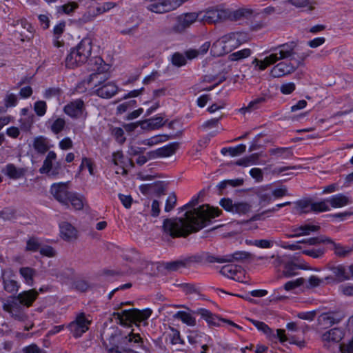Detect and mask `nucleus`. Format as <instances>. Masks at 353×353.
I'll return each instance as SVG.
<instances>
[{
    "mask_svg": "<svg viewBox=\"0 0 353 353\" xmlns=\"http://www.w3.org/2000/svg\"><path fill=\"white\" fill-rule=\"evenodd\" d=\"M207 336L198 330H190L188 334V340L192 345L201 344L203 339H205Z\"/></svg>",
    "mask_w": 353,
    "mask_h": 353,
    "instance_id": "a19ab883",
    "label": "nucleus"
},
{
    "mask_svg": "<svg viewBox=\"0 0 353 353\" xmlns=\"http://www.w3.org/2000/svg\"><path fill=\"white\" fill-rule=\"evenodd\" d=\"M32 145L34 150L41 154H46L50 148L48 139L42 136L34 138Z\"/></svg>",
    "mask_w": 353,
    "mask_h": 353,
    "instance_id": "7c9ffc66",
    "label": "nucleus"
},
{
    "mask_svg": "<svg viewBox=\"0 0 353 353\" xmlns=\"http://www.w3.org/2000/svg\"><path fill=\"white\" fill-rule=\"evenodd\" d=\"M79 8V5L76 2H69L68 3H65L59 8V12H63V13L70 15L72 14L75 10H77Z\"/></svg>",
    "mask_w": 353,
    "mask_h": 353,
    "instance_id": "4d7b16f0",
    "label": "nucleus"
},
{
    "mask_svg": "<svg viewBox=\"0 0 353 353\" xmlns=\"http://www.w3.org/2000/svg\"><path fill=\"white\" fill-rule=\"evenodd\" d=\"M92 48V39L89 37L83 38L67 55L65 60L66 68H74L85 63L91 55Z\"/></svg>",
    "mask_w": 353,
    "mask_h": 353,
    "instance_id": "7ed1b4c3",
    "label": "nucleus"
},
{
    "mask_svg": "<svg viewBox=\"0 0 353 353\" xmlns=\"http://www.w3.org/2000/svg\"><path fill=\"white\" fill-rule=\"evenodd\" d=\"M48 123H50V129L54 134H58L62 132L66 125L65 119L61 117L57 118L52 122L48 121Z\"/></svg>",
    "mask_w": 353,
    "mask_h": 353,
    "instance_id": "79ce46f5",
    "label": "nucleus"
},
{
    "mask_svg": "<svg viewBox=\"0 0 353 353\" xmlns=\"http://www.w3.org/2000/svg\"><path fill=\"white\" fill-rule=\"evenodd\" d=\"M344 336L345 333L343 329L334 327L323 333L321 339L325 342L339 343Z\"/></svg>",
    "mask_w": 353,
    "mask_h": 353,
    "instance_id": "bb28decb",
    "label": "nucleus"
},
{
    "mask_svg": "<svg viewBox=\"0 0 353 353\" xmlns=\"http://www.w3.org/2000/svg\"><path fill=\"white\" fill-rule=\"evenodd\" d=\"M41 243L38 238L30 237L26 242V250L30 252H37L39 250Z\"/></svg>",
    "mask_w": 353,
    "mask_h": 353,
    "instance_id": "864d4df0",
    "label": "nucleus"
},
{
    "mask_svg": "<svg viewBox=\"0 0 353 353\" xmlns=\"http://www.w3.org/2000/svg\"><path fill=\"white\" fill-rule=\"evenodd\" d=\"M92 321L81 312L77 315L75 319L70 322L67 327L74 338L81 337L89 330Z\"/></svg>",
    "mask_w": 353,
    "mask_h": 353,
    "instance_id": "1a4fd4ad",
    "label": "nucleus"
},
{
    "mask_svg": "<svg viewBox=\"0 0 353 353\" xmlns=\"http://www.w3.org/2000/svg\"><path fill=\"white\" fill-rule=\"evenodd\" d=\"M70 203L73 208L76 210H81L83 207V203L81 198L79 197L77 194L71 192L68 196V203Z\"/></svg>",
    "mask_w": 353,
    "mask_h": 353,
    "instance_id": "5fc2aeb1",
    "label": "nucleus"
},
{
    "mask_svg": "<svg viewBox=\"0 0 353 353\" xmlns=\"http://www.w3.org/2000/svg\"><path fill=\"white\" fill-rule=\"evenodd\" d=\"M19 274L27 285L30 286L33 285L34 276L36 274V271L33 268L30 267H22L19 269Z\"/></svg>",
    "mask_w": 353,
    "mask_h": 353,
    "instance_id": "e433bc0d",
    "label": "nucleus"
},
{
    "mask_svg": "<svg viewBox=\"0 0 353 353\" xmlns=\"http://www.w3.org/2000/svg\"><path fill=\"white\" fill-rule=\"evenodd\" d=\"M252 323L259 330L264 332L268 335V337H270V334H272V330L268 327L267 324L264 322L250 319Z\"/></svg>",
    "mask_w": 353,
    "mask_h": 353,
    "instance_id": "680f3d73",
    "label": "nucleus"
},
{
    "mask_svg": "<svg viewBox=\"0 0 353 353\" xmlns=\"http://www.w3.org/2000/svg\"><path fill=\"white\" fill-rule=\"evenodd\" d=\"M61 237L67 241H71L77 238V230L70 223L63 221L59 224Z\"/></svg>",
    "mask_w": 353,
    "mask_h": 353,
    "instance_id": "b1692460",
    "label": "nucleus"
},
{
    "mask_svg": "<svg viewBox=\"0 0 353 353\" xmlns=\"http://www.w3.org/2000/svg\"><path fill=\"white\" fill-rule=\"evenodd\" d=\"M13 274L10 271L2 270L1 279L3 289L8 293H17L20 288V284L13 278Z\"/></svg>",
    "mask_w": 353,
    "mask_h": 353,
    "instance_id": "6ab92c4d",
    "label": "nucleus"
},
{
    "mask_svg": "<svg viewBox=\"0 0 353 353\" xmlns=\"http://www.w3.org/2000/svg\"><path fill=\"white\" fill-rule=\"evenodd\" d=\"M187 60L185 55L180 52H175L172 56V63L177 67H181L186 64Z\"/></svg>",
    "mask_w": 353,
    "mask_h": 353,
    "instance_id": "13d9d810",
    "label": "nucleus"
},
{
    "mask_svg": "<svg viewBox=\"0 0 353 353\" xmlns=\"http://www.w3.org/2000/svg\"><path fill=\"white\" fill-rule=\"evenodd\" d=\"M179 148V142L170 143L161 148L148 152L150 159L166 158L174 154Z\"/></svg>",
    "mask_w": 353,
    "mask_h": 353,
    "instance_id": "2eb2a0df",
    "label": "nucleus"
},
{
    "mask_svg": "<svg viewBox=\"0 0 353 353\" xmlns=\"http://www.w3.org/2000/svg\"><path fill=\"white\" fill-rule=\"evenodd\" d=\"M38 292L35 290H29L19 293L14 299L21 305L29 307L32 306L38 296Z\"/></svg>",
    "mask_w": 353,
    "mask_h": 353,
    "instance_id": "4be33fe9",
    "label": "nucleus"
},
{
    "mask_svg": "<svg viewBox=\"0 0 353 353\" xmlns=\"http://www.w3.org/2000/svg\"><path fill=\"white\" fill-rule=\"evenodd\" d=\"M112 161L115 166L119 167L121 170V172L117 170L116 172L117 174H126L128 165H130L131 167H134L133 161L130 159L125 158L121 151H117L112 154Z\"/></svg>",
    "mask_w": 353,
    "mask_h": 353,
    "instance_id": "aec40b11",
    "label": "nucleus"
},
{
    "mask_svg": "<svg viewBox=\"0 0 353 353\" xmlns=\"http://www.w3.org/2000/svg\"><path fill=\"white\" fill-rule=\"evenodd\" d=\"M23 353H46L45 350L41 349L36 344H31L26 346L23 350Z\"/></svg>",
    "mask_w": 353,
    "mask_h": 353,
    "instance_id": "774afa93",
    "label": "nucleus"
},
{
    "mask_svg": "<svg viewBox=\"0 0 353 353\" xmlns=\"http://www.w3.org/2000/svg\"><path fill=\"white\" fill-rule=\"evenodd\" d=\"M288 1L296 8H307L310 10H312L316 5V2L312 0H288Z\"/></svg>",
    "mask_w": 353,
    "mask_h": 353,
    "instance_id": "de8ad7c7",
    "label": "nucleus"
},
{
    "mask_svg": "<svg viewBox=\"0 0 353 353\" xmlns=\"http://www.w3.org/2000/svg\"><path fill=\"white\" fill-rule=\"evenodd\" d=\"M197 312L201 316L203 319H204L206 321V322L208 323L210 326L219 327L221 325V322H223L238 329H242L241 326L236 324L233 321L229 319L220 318L218 316L212 314L210 310L207 309L200 308L198 310Z\"/></svg>",
    "mask_w": 353,
    "mask_h": 353,
    "instance_id": "4468645a",
    "label": "nucleus"
},
{
    "mask_svg": "<svg viewBox=\"0 0 353 353\" xmlns=\"http://www.w3.org/2000/svg\"><path fill=\"white\" fill-rule=\"evenodd\" d=\"M175 319H180L183 323L190 326L196 325V319L190 313L185 311H178L174 315Z\"/></svg>",
    "mask_w": 353,
    "mask_h": 353,
    "instance_id": "58836bf2",
    "label": "nucleus"
},
{
    "mask_svg": "<svg viewBox=\"0 0 353 353\" xmlns=\"http://www.w3.org/2000/svg\"><path fill=\"white\" fill-rule=\"evenodd\" d=\"M327 201L334 208H342L353 203V201L349 196L341 193L329 197Z\"/></svg>",
    "mask_w": 353,
    "mask_h": 353,
    "instance_id": "cd10ccee",
    "label": "nucleus"
},
{
    "mask_svg": "<svg viewBox=\"0 0 353 353\" xmlns=\"http://www.w3.org/2000/svg\"><path fill=\"white\" fill-rule=\"evenodd\" d=\"M163 118L160 116H157L148 120L144 121L142 123V128H145L144 125L146 124L147 127L150 129H159L164 125Z\"/></svg>",
    "mask_w": 353,
    "mask_h": 353,
    "instance_id": "a18cd8bd",
    "label": "nucleus"
},
{
    "mask_svg": "<svg viewBox=\"0 0 353 353\" xmlns=\"http://www.w3.org/2000/svg\"><path fill=\"white\" fill-rule=\"evenodd\" d=\"M27 172V168H19L13 163H8L2 170V172L6 176L13 180H17L23 178Z\"/></svg>",
    "mask_w": 353,
    "mask_h": 353,
    "instance_id": "412c9836",
    "label": "nucleus"
},
{
    "mask_svg": "<svg viewBox=\"0 0 353 353\" xmlns=\"http://www.w3.org/2000/svg\"><path fill=\"white\" fill-rule=\"evenodd\" d=\"M333 246L334 254L341 258H345L349 256L353 252V248L349 245H343L341 243H336L332 240V242H328Z\"/></svg>",
    "mask_w": 353,
    "mask_h": 353,
    "instance_id": "c9c22d12",
    "label": "nucleus"
},
{
    "mask_svg": "<svg viewBox=\"0 0 353 353\" xmlns=\"http://www.w3.org/2000/svg\"><path fill=\"white\" fill-rule=\"evenodd\" d=\"M299 269H305V267L294 262H288L284 265L283 274L287 277L294 276L296 274V270Z\"/></svg>",
    "mask_w": 353,
    "mask_h": 353,
    "instance_id": "c03bdc74",
    "label": "nucleus"
},
{
    "mask_svg": "<svg viewBox=\"0 0 353 353\" xmlns=\"http://www.w3.org/2000/svg\"><path fill=\"white\" fill-rule=\"evenodd\" d=\"M3 309L16 321L23 322L28 319V315L24 312L23 307L14 299L3 303Z\"/></svg>",
    "mask_w": 353,
    "mask_h": 353,
    "instance_id": "ddd939ff",
    "label": "nucleus"
},
{
    "mask_svg": "<svg viewBox=\"0 0 353 353\" xmlns=\"http://www.w3.org/2000/svg\"><path fill=\"white\" fill-rule=\"evenodd\" d=\"M221 206L228 212L233 213L235 203L229 198H223L219 202Z\"/></svg>",
    "mask_w": 353,
    "mask_h": 353,
    "instance_id": "69168bd1",
    "label": "nucleus"
},
{
    "mask_svg": "<svg viewBox=\"0 0 353 353\" xmlns=\"http://www.w3.org/2000/svg\"><path fill=\"white\" fill-rule=\"evenodd\" d=\"M225 11L227 12L225 14V21L230 20L236 21L240 20L244 16L243 11L241 10L232 11L231 10L225 8Z\"/></svg>",
    "mask_w": 353,
    "mask_h": 353,
    "instance_id": "09e8293b",
    "label": "nucleus"
},
{
    "mask_svg": "<svg viewBox=\"0 0 353 353\" xmlns=\"http://www.w3.org/2000/svg\"><path fill=\"white\" fill-rule=\"evenodd\" d=\"M246 243L250 245H254L257 248L268 249L271 248L274 245V241L270 239H255L246 241Z\"/></svg>",
    "mask_w": 353,
    "mask_h": 353,
    "instance_id": "49530a36",
    "label": "nucleus"
},
{
    "mask_svg": "<svg viewBox=\"0 0 353 353\" xmlns=\"http://www.w3.org/2000/svg\"><path fill=\"white\" fill-rule=\"evenodd\" d=\"M330 270L333 273L336 283H341L350 279V276L347 274L345 267L342 264L332 266L330 268Z\"/></svg>",
    "mask_w": 353,
    "mask_h": 353,
    "instance_id": "c756f323",
    "label": "nucleus"
},
{
    "mask_svg": "<svg viewBox=\"0 0 353 353\" xmlns=\"http://www.w3.org/2000/svg\"><path fill=\"white\" fill-rule=\"evenodd\" d=\"M108 79L106 72H93L83 81V83L91 88L100 87Z\"/></svg>",
    "mask_w": 353,
    "mask_h": 353,
    "instance_id": "a878e982",
    "label": "nucleus"
},
{
    "mask_svg": "<svg viewBox=\"0 0 353 353\" xmlns=\"http://www.w3.org/2000/svg\"><path fill=\"white\" fill-rule=\"evenodd\" d=\"M0 218L4 221L14 219H16V210L12 208H6L0 211Z\"/></svg>",
    "mask_w": 353,
    "mask_h": 353,
    "instance_id": "bf43d9fd",
    "label": "nucleus"
},
{
    "mask_svg": "<svg viewBox=\"0 0 353 353\" xmlns=\"http://www.w3.org/2000/svg\"><path fill=\"white\" fill-rule=\"evenodd\" d=\"M88 66L94 72H107L110 69V65L101 57L91 58L88 61Z\"/></svg>",
    "mask_w": 353,
    "mask_h": 353,
    "instance_id": "c85d7f7f",
    "label": "nucleus"
},
{
    "mask_svg": "<svg viewBox=\"0 0 353 353\" xmlns=\"http://www.w3.org/2000/svg\"><path fill=\"white\" fill-rule=\"evenodd\" d=\"M251 50L249 48H245L237 52H233L230 55L231 61H236L250 57Z\"/></svg>",
    "mask_w": 353,
    "mask_h": 353,
    "instance_id": "3c124183",
    "label": "nucleus"
},
{
    "mask_svg": "<svg viewBox=\"0 0 353 353\" xmlns=\"http://www.w3.org/2000/svg\"><path fill=\"white\" fill-rule=\"evenodd\" d=\"M57 154L54 151H49L43 161L42 166L39 168L41 174H48L52 170L53 162L57 159Z\"/></svg>",
    "mask_w": 353,
    "mask_h": 353,
    "instance_id": "2f4dec72",
    "label": "nucleus"
},
{
    "mask_svg": "<svg viewBox=\"0 0 353 353\" xmlns=\"http://www.w3.org/2000/svg\"><path fill=\"white\" fill-rule=\"evenodd\" d=\"M243 272L241 266L233 264L225 265L220 270L222 275L238 281L240 280L239 274H242Z\"/></svg>",
    "mask_w": 353,
    "mask_h": 353,
    "instance_id": "393cba45",
    "label": "nucleus"
},
{
    "mask_svg": "<svg viewBox=\"0 0 353 353\" xmlns=\"http://www.w3.org/2000/svg\"><path fill=\"white\" fill-rule=\"evenodd\" d=\"M323 283V279H320L315 275H312L308 279V284L306 285L307 288H314L321 285Z\"/></svg>",
    "mask_w": 353,
    "mask_h": 353,
    "instance_id": "338daca9",
    "label": "nucleus"
},
{
    "mask_svg": "<svg viewBox=\"0 0 353 353\" xmlns=\"http://www.w3.org/2000/svg\"><path fill=\"white\" fill-rule=\"evenodd\" d=\"M63 112L74 119H85L87 117L85 105L81 99H77L67 103L63 108Z\"/></svg>",
    "mask_w": 353,
    "mask_h": 353,
    "instance_id": "9b49d317",
    "label": "nucleus"
},
{
    "mask_svg": "<svg viewBox=\"0 0 353 353\" xmlns=\"http://www.w3.org/2000/svg\"><path fill=\"white\" fill-rule=\"evenodd\" d=\"M268 152L270 155L281 159H287L293 157L292 148L279 147L271 148L268 150Z\"/></svg>",
    "mask_w": 353,
    "mask_h": 353,
    "instance_id": "473e14b6",
    "label": "nucleus"
},
{
    "mask_svg": "<svg viewBox=\"0 0 353 353\" xmlns=\"http://www.w3.org/2000/svg\"><path fill=\"white\" fill-rule=\"evenodd\" d=\"M328 203L327 199L319 202H312V211L315 212L329 211L330 208Z\"/></svg>",
    "mask_w": 353,
    "mask_h": 353,
    "instance_id": "8fccbe9b",
    "label": "nucleus"
},
{
    "mask_svg": "<svg viewBox=\"0 0 353 353\" xmlns=\"http://www.w3.org/2000/svg\"><path fill=\"white\" fill-rule=\"evenodd\" d=\"M341 353H353V336L346 342L340 344Z\"/></svg>",
    "mask_w": 353,
    "mask_h": 353,
    "instance_id": "0e129e2a",
    "label": "nucleus"
},
{
    "mask_svg": "<svg viewBox=\"0 0 353 353\" xmlns=\"http://www.w3.org/2000/svg\"><path fill=\"white\" fill-rule=\"evenodd\" d=\"M251 257L252 254L250 252L245 251H236L233 254L224 256H215L211 254L209 252H207V263H232L234 261H243L247 259H250Z\"/></svg>",
    "mask_w": 353,
    "mask_h": 353,
    "instance_id": "9d476101",
    "label": "nucleus"
},
{
    "mask_svg": "<svg viewBox=\"0 0 353 353\" xmlns=\"http://www.w3.org/2000/svg\"><path fill=\"white\" fill-rule=\"evenodd\" d=\"M294 204L295 211L299 214L308 213L312 211V202L309 199L299 200Z\"/></svg>",
    "mask_w": 353,
    "mask_h": 353,
    "instance_id": "ea45409f",
    "label": "nucleus"
},
{
    "mask_svg": "<svg viewBox=\"0 0 353 353\" xmlns=\"http://www.w3.org/2000/svg\"><path fill=\"white\" fill-rule=\"evenodd\" d=\"M298 45L295 41H290L275 47H272L265 52L267 55L263 60L255 59L256 66L261 70H264L268 66L273 65L280 60L290 59L296 65L288 61H281L275 65L270 71V75L274 78H280L289 75L302 65L304 61L310 55L311 51L298 52Z\"/></svg>",
    "mask_w": 353,
    "mask_h": 353,
    "instance_id": "f257e3e1",
    "label": "nucleus"
},
{
    "mask_svg": "<svg viewBox=\"0 0 353 353\" xmlns=\"http://www.w3.org/2000/svg\"><path fill=\"white\" fill-rule=\"evenodd\" d=\"M251 210V205L245 202L235 203L233 213L239 215H243L249 212Z\"/></svg>",
    "mask_w": 353,
    "mask_h": 353,
    "instance_id": "603ef678",
    "label": "nucleus"
},
{
    "mask_svg": "<svg viewBox=\"0 0 353 353\" xmlns=\"http://www.w3.org/2000/svg\"><path fill=\"white\" fill-rule=\"evenodd\" d=\"M243 182L244 181L243 179L223 180L217 185V188L221 192V194H222V191L228 185L234 188L239 187L243 184Z\"/></svg>",
    "mask_w": 353,
    "mask_h": 353,
    "instance_id": "37998d69",
    "label": "nucleus"
},
{
    "mask_svg": "<svg viewBox=\"0 0 353 353\" xmlns=\"http://www.w3.org/2000/svg\"><path fill=\"white\" fill-rule=\"evenodd\" d=\"M197 21H199L198 12L183 13L177 17L173 30L176 33H183Z\"/></svg>",
    "mask_w": 353,
    "mask_h": 353,
    "instance_id": "f8f14e48",
    "label": "nucleus"
},
{
    "mask_svg": "<svg viewBox=\"0 0 353 353\" xmlns=\"http://www.w3.org/2000/svg\"><path fill=\"white\" fill-rule=\"evenodd\" d=\"M221 214L219 208L209 205H201L197 209L185 212L184 218L165 219L163 223V232L172 238L186 237L196 232L211 223V219Z\"/></svg>",
    "mask_w": 353,
    "mask_h": 353,
    "instance_id": "f03ea898",
    "label": "nucleus"
},
{
    "mask_svg": "<svg viewBox=\"0 0 353 353\" xmlns=\"http://www.w3.org/2000/svg\"><path fill=\"white\" fill-rule=\"evenodd\" d=\"M122 343L132 347H143V339L139 334H134L132 331L122 339Z\"/></svg>",
    "mask_w": 353,
    "mask_h": 353,
    "instance_id": "f704fd0d",
    "label": "nucleus"
},
{
    "mask_svg": "<svg viewBox=\"0 0 353 353\" xmlns=\"http://www.w3.org/2000/svg\"><path fill=\"white\" fill-rule=\"evenodd\" d=\"M270 99V95L268 93H261L259 96L256 97L252 100L247 106L243 107L239 109L241 114L250 113L253 111L260 109L263 105L268 102Z\"/></svg>",
    "mask_w": 353,
    "mask_h": 353,
    "instance_id": "f3484780",
    "label": "nucleus"
},
{
    "mask_svg": "<svg viewBox=\"0 0 353 353\" xmlns=\"http://www.w3.org/2000/svg\"><path fill=\"white\" fill-rule=\"evenodd\" d=\"M341 317H338L334 313H323L319 317V323L322 325L330 327L333 325L334 324L339 323L341 321Z\"/></svg>",
    "mask_w": 353,
    "mask_h": 353,
    "instance_id": "72a5a7b5",
    "label": "nucleus"
},
{
    "mask_svg": "<svg viewBox=\"0 0 353 353\" xmlns=\"http://www.w3.org/2000/svg\"><path fill=\"white\" fill-rule=\"evenodd\" d=\"M50 192L59 202L64 205H68V196H70L71 192L68 191L66 183L52 184L50 188Z\"/></svg>",
    "mask_w": 353,
    "mask_h": 353,
    "instance_id": "dca6fc26",
    "label": "nucleus"
},
{
    "mask_svg": "<svg viewBox=\"0 0 353 353\" xmlns=\"http://www.w3.org/2000/svg\"><path fill=\"white\" fill-rule=\"evenodd\" d=\"M143 4L151 12L165 14L174 10L181 3L178 0H143Z\"/></svg>",
    "mask_w": 353,
    "mask_h": 353,
    "instance_id": "6e6552de",
    "label": "nucleus"
},
{
    "mask_svg": "<svg viewBox=\"0 0 353 353\" xmlns=\"http://www.w3.org/2000/svg\"><path fill=\"white\" fill-rule=\"evenodd\" d=\"M260 158V154L254 153L248 157H245L241 159H239L235 162L236 165L247 167L252 165L259 164V160Z\"/></svg>",
    "mask_w": 353,
    "mask_h": 353,
    "instance_id": "4c0bfd02",
    "label": "nucleus"
},
{
    "mask_svg": "<svg viewBox=\"0 0 353 353\" xmlns=\"http://www.w3.org/2000/svg\"><path fill=\"white\" fill-rule=\"evenodd\" d=\"M118 92L117 85L113 82H107L95 90V94L103 99H110Z\"/></svg>",
    "mask_w": 353,
    "mask_h": 353,
    "instance_id": "5701e85b",
    "label": "nucleus"
},
{
    "mask_svg": "<svg viewBox=\"0 0 353 353\" xmlns=\"http://www.w3.org/2000/svg\"><path fill=\"white\" fill-rule=\"evenodd\" d=\"M239 32H230L222 36L212 46L211 52L216 56H221L240 45Z\"/></svg>",
    "mask_w": 353,
    "mask_h": 353,
    "instance_id": "20e7f679",
    "label": "nucleus"
},
{
    "mask_svg": "<svg viewBox=\"0 0 353 353\" xmlns=\"http://www.w3.org/2000/svg\"><path fill=\"white\" fill-rule=\"evenodd\" d=\"M152 313V310L149 308L143 310L130 309L114 312L113 316L116 319L119 321L121 325H128L132 323H134L137 325V322L140 323L148 319L151 316Z\"/></svg>",
    "mask_w": 353,
    "mask_h": 353,
    "instance_id": "39448f33",
    "label": "nucleus"
},
{
    "mask_svg": "<svg viewBox=\"0 0 353 353\" xmlns=\"http://www.w3.org/2000/svg\"><path fill=\"white\" fill-rule=\"evenodd\" d=\"M320 230L319 225L312 224H304L298 227H292L290 232L286 233L285 235L287 238H296L301 236H307L312 232H317Z\"/></svg>",
    "mask_w": 353,
    "mask_h": 353,
    "instance_id": "a211bd4d",
    "label": "nucleus"
},
{
    "mask_svg": "<svg viewBox=\"0 0 353 353\" xmlns=\"http://www.w3.org/2000/svg\"><path fill=\"white\" fill-rule=\"evenodd\" d=\"M305 283L303 278H298L295 280L290 281L284 285V289L287 291L292 290L299 286H301Z\"/></svg>",
    "mask_w": 353,
    "mask_h": 353,
    "instance_id": "052dcab7",
    "label": "nucleus"
},
{
    "mask_svg": "<svg viewBox=\"0 0 353 353\" xmlns=\"http://www.w3.org/2000/svg\"><path fill=\"white\" fill-rule=\"evenodd\" d=\"M199 22L203 24H216L225 21V14L223 5H216L198 12Z\"/></svg>",
    "mask_w": 353,
    "mask_h": 353,
    "instance_id": "0eeeda50",
    "label": "nucleus"
},
{
    "mask_svg": "<svg viewBox=\"0 0 353 353\" xmlns=\"http://www.w3.org/2000/svg\"><path fill=\"white\" fill-rule=\"evenodd\" d=\"M34 111L38 117H43L47 111V103L44 101H37L34 103Z\"/></svg>",
    "mask_w": 353,
    "mask_h": 353,
    "instance_id": "6e6d98bb",
    "label": "nucleus"
},
{
    "mask_svg": "<svg viewBox=\"0 0 353 353\" xmlns=\"http://www.w3.org/2000/svg\"><path fill=\"white\" fill-rule=\"evenodd\" d=\"M204 263H207V252H205L168 262L165 265V268L169 271L174 272L178 271L181 268H190L194 264Z\"/></svg>",
    "mask_w": 353,
    "mask_h": 353,
    "instance_id": "423d86ee",
    "label": "nucleus"
},
{
    "mask_svg": "<svg viewBox=\"0 0 353 353\" xmlns=\"http://www.w3.org/2000/svg\"><path fill=\"white\" fill-rule=\"evenodd\" d=\"M176 204V196L175 194V193L172 192L171 193L167 200H166V202H165V211L167 212H170L171 210H172L175 205Z\"/></svg>",
    "mask_w": 353,
    "mask_h": 353,
    "instance_id": "e2e57ef3",
    "label": "nucleus"
}]
</instances>
